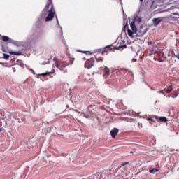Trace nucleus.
Here are the masks:
<instances>
[{"label":"nucleus","mask_w":179,"mask_h":179,"mask_svg":"<svg viewBox=\"0 0 179 179\" xmlns=\"http://www.w3.org/2000/svg\"><path fill=\"white\" fill-rule=\"evenodd\" d=\"M178 90H179V89H178Z\"/></svg>","instance_id":"f704fd0d"},{"label":"nucleus","mask_w":179,"mask_h":179,"mask_svg":"<svg viewBox=\"0 0 179 179\" xmlns=\"http://www.w3.org/2000/svg\"><path fill=\"white\" fill-rule=\"evenodd\" d=\"M152 120V117H147V121H151Z\"/></svg>","instance_id":"cd10ccee"},{"label":"nucleus","mask_w":179,"mask_h":179,"mask_svg":"<svg viewBox=\"0 0 179 179\" xmlns=\"http://www.w3.org/2000/svg\"><path fill=\"white\" fill-rule=\"evenodd\" d=\"M113 50H115V48H113V45H108L103 49L102 54H104L105 52H108V51H113Z\"/></svg>","instance_id":"0eeeda50"},{"label":"nucleus","mask_w":179,"mask_h":179,"mask_svg":"<svg viewBox=\"0 0 179 179\" xmlns=\"http://www.w3.org/2000/svg\"><path fill=\"white\" fill-rule=\"evenodd\" d=\"M92 66H94V59L90 58L85 62V68H87V69H90V68H92Z\"/></svg>","instance_id":"f03ea898"},{"label":"nucleus","mask_w":179,"mask_h":179,"mask_svg":"<svg viewBox=\"0 0 179 179\" xmlns=\"http://www.w3.org/2000/svg\"><path fill=\"white\" fill-rule=\"evenodd\" d=\"M9 55H7V54H3V58H4V59H6V60H8V59H9Z\"/></svg>","instance_id":"6ab92c4d"},{"label":"nucleus","mask_w":179,"mask_h":179,"mask_svg":"<svg viewBox=\"0 0 179 179\" xmlns=\"http://www.w3.org/2000/svg\"><path fill=\"white\" fill-rule=\"evenodd\" d=\"M2 40H3V41L8 42V41H9L10 38L8 36H4L2 37Z\"/></svg>","instance_id":"dca6fc26"},{"label":"nucleus","mask_w":179,"mask_h":179,"mask_svg":"<svg viewBox=\"0 0 179 179\" xmlns=\"http://www.w3.org/2000/svg\"><path fill=\"white\" fill-rule=\"evenodd\" d=\"M123 30L125 31V27H124V29H123Z\"/></svg>","instance_id":"2f4dec72"},{"label":"nucleus","mask_w":179,"mask_h":179,"mask_svg":"<svg viewBox=\"0 0 179 179\" xmlns=\"http://www.w3.org/2000/svg\"><path fill=\"white\" fill-rule=\"evenodd\" d=\"M160 54H161V56H162V57L159 58V62H164V61H166V59H167V57L166 56V55H164V53H160Z\"/></svg>","instance_id":"9b49d317"},{"label":"nucleus","mask_w":179,"mask_h":179,"mask_svg":"<svg viewBox=\"0 0 179 179\" xmlns=\"http://www.w3.org/2000/svg\"><path fill=\"white\" fill-rule=\"evenodd\" d=\"M163 20L162 18H154L152 22L154 23V24H155V26H157L159 24V23H160V22H162Z\"/></svg>","instance_id":"9d476101"},{"label":"nucleus","mask_w":179,"mask_h":179,"mask_svg":"<svg viewBox=\"0 0 179 179\" xmlns=\"http://www.w3.org/2000/svg\"><path fill=\"white\" fill-rule=\"evenodd\" d=\"M55 66L58 68V69H59L60 71H63L64 73L67 71L66 70H64L67 66V65L64 63L59 64L58 62H55Z\"/></svg>","instance_id":"7ed1b4c3"},{"label":"nucleus","mask_w":179,"mask_h":179,"mask_svg":"<svg viewBox=\"0 0 179 179\" xmlns=\"http://www.w3.org/2000/svg\"><path fill=\"white\" fill-rule=\"evenodd\" d=\"M177 96H178V94H176V92H173L171 94V97H173V99H176Z\"/></svg>","instance_id":"a211bd4d"},{"label":"nucleus","mask_w":179,"mask_h":179,"mask_svg":"<svg viewBox=\"0 0 179 179\" xmlns=\"http://www.w3.org/2000/svg\"><path fill=\"white\" fill-rule=\"evenodd\" d=\"M130 27L134 33H136L138 31V29H136V26L135 25V22L134 21L130 22Z\"/></svg>","instance_id":"6e6552de"},{"label":"nucleus","mask_w":179,"mask_h":179,"mask_svg":"<svg viewBox=\"0 0 179 179\" xmlns=\"http://www.w3.org/2000/svg\"><path fill=\"white\" fill-rule=\"evenodd\" d=\"M43 15H48L45 18V22H51L54 19L55 15V10L54 9V4H52V0H48L45 8L43 10Z\"/></svg>","instance_id":"f257e3e1"},{"label":"nucleus","mask_w":179,"mask_h":179,"mask_svg":"<svg viewBox=\"0 0 179 179\" xmlns=\"http://www.w3.org/2000/svg\"><path fill=\"white\" fill-rule=\"evenodd\" d=\"M8 54H11V55H22V52H13L12 50L8 51Z\"/></svg>","instance_id":"f8f14e48"},{"label":"nucleus","mask_w":179,"mask_h":179,"mask_svg":"<svg viewBox=\"0 0 179 179\" xmlns=\"http://www.w3.org/2000/svg\"><path fill=\"white\" fill-rule=\"evenodd\" d=\"M157 117V116H156V115H152V116H151V122H156L155 121V120H156V117Z\"/></svg>","instance_id":"aec40b11"},{"label":"nucleus","mask_w":179,"mask_h":179,"mask_svg":"<svg viewBox=\"0 0 179 179\" xmlns=\"http://www.w3.org/2000/svg\"><path fill=\"white\" fill-rule=\"evenodd\" d=\"M154 118H155V120L158 122H167V121H169L166 117H159V116H155L154 117Z\"/></svg>","instance_id":"39448f33"},{"label":"nucleus","mask_w":179,"mask_h":179,"mask_svg":"<svg viewBox=\"0 0 179 179\" xmlns=\"http://www.w3.org/2000/svg\"><path fill=\"white\" fill-rule=\"evenodd\" d=\"M118 132H120V129L117 128H113V130L110 131V135L113 139H115V136L118 135Z\"/></svg>","instance_id":"20e7f679"},{"label":"nucleus","mask_w":179,"mask_h":179,"mask_svg":"<svg viewBox=\"0 0 179 179\" xmlns=\"http://www.w3.org/2000/svg\"><path fill=\"white\" fill-rule=\"evenodd\" d=\"M122 47H124V48H127V45H123Z\"/></svg>","instance_id":"c756f323"},{"label":"nucleus","mask_w":179,"mask_h":179,"mask_svg":"<svg viewBox=\"0 0 179 179\" xmlns=\"http://www.w3.org/2000/svg\"><path fill=\"white\" fill-rule=\"evenodd\" d=\"M157 171H159V169L156 168L149 170V173H151L152 174H155V173H157Z\"/></svg>","instance_id":"4468645a"},{"label":"nucleus","mask_w":179,"mask_h":179,"mask_svg":"<svg viewBox=\"0 0 179 179\" xmlns=\"http://www.w3.org/2000/svg\"><path fill=\"white\" fill-rule=\"evenodd\" d=\"M55 72V70L53 69H52V71H48L46 73H39L38 74V76H47V75H51V73H54Z\"/></svg>","instance_id":"1a4fd4ad"},{"label":"nucleus","mask_w":179,"mask_h":179,"mask_svg":"<svg viewBox=\"0 0 179 179\" xmlns=\"http://www.w3.org/2000/svg\"><path fill=\"white\" fill-rule=\"evenodd\" d=\"M131 153H133V152H131Z\"/></svg>","instance_id":"72a5a7b5"},{"label":"nucleus","mask_w":179,"mask_h":179,"mask_svg":"<svg viewBox=\"0 0 179 179\" xmlns=\"http://www.w3.org/2000/svg\"><path fill=\"white\" fill-rule=\"evenodd\" d=\"M171 92H173V87L171 85L168 87L167 90H166V93H170Z\"/></svg>","instance_id":"2eb2a0df"},{"label":"nucleus","mask_w":179,"mask_h":179,"mask_svg":"<svg viewBox=\"0 0 179 179\" xmlns=\"http://www.w3.org/2000/svg\"><path fill=\"white\" fill-rule=\"evenodd\" d=\"M96 60L97 62H100V61L103 62V59L100 58V57H97V56H96Z\"/></svg>","instance_id":"4be33fe9"},{"label":"nucleus","mask_w":179,"mask_h":179,"mask_svg":"<svg viewBox=\"0 0 179 179\" xmlns=\"http://www.w3.org/2000/svg\"><path fill=\"white\" fill-rule=\"evenodd\" d=\"M83 52H85L86 54H89L90 55H92V52H90V51H87Z\"/></svg>","instance_id":"a878e982"},{"label":"nucleus","mask_w":179,"mask_h":179,"mask_svg":"<svg viewBox=\"0 0 179 179\" xmlns=\"http://www.w3.org/2000/svg\"><path fill=\"white\" fill-rule=\"evenodd\" d=\"M155 127H157V124H155Z\"/></svg>","instance_id":"473e14b6"},{"label":"nucleus","mask_w":179,"mask_h":179,"mask_svg":"<svg viewBox=\"0 0 179 179\" xmlns=\"http://www.w3.org/2000/svg\"><path fill=\"white\" fill-rule=\"evenodd\" d=\"M3 130V128H0V132H2Z\"/></svg>","instance_id":"c85d7f7f"},{"label":"nucleus","mask_w":179,"mask_h":179,"mask_svg":"<svg viewBox=\"0 0 179 179\" xmlns=\"http://www.w3.org/2000/svg\"><path fill=\"white\" fill-rule=\"evenodd\" d=\"M140 2H143V0H140Z\"/></svg>","instance_id":"7c9ffc66"},{"label":"nucleus","mask_w":179,"mask_h":179,"mask_svg":"<svg viewBox=\"0 0 179 179\" xmlns=\"http://www.w3.org/2000/svg\"><path fill=\"white\" fill-rule=\"evenodd\" d=\"M173 57H175L176 58H178V59H179V55H173Z\"/></svg>","instance_id":"b1692460"},{"label":"nucleus","mask_w":179,"mask_h":179,"mask_svg":"<svg viewBox=\"0 0 179 179\" xmlns=\"http://www.w3.org/2000/svg\"><path fill=\"white\" fill-rule=\"evenodd\" d=\"M127 164H129V162H124L121 164V166L124 167V166H127Z\"/></svg>","instance_id":"412c9836"},{"label":"nucleus","mask_w":179,"mask_h":179,"mask_svg":"<svg viewBox=\"0 0 179 179\" xmlns=\"http://www.w3.org/2000/svg\"><path fill=\"white\" fill-rule=\"evenodd\" d=\"M134 20H136V22H138V23H141V22H142V19L139 17H136L134 18Z\"/></svg>","instance_id":"f3484780"},{"label":"nucleus","mask_w":179,"mask_h":179,"mask_svg":"<svg viewBox=\"0 0 179 179\" xmlns=\"http://www.w3.org/2000/svg\"><path fill=\"white\" fill-rule=\"evenodd\" d=\"M158 93H162V94H166V89L159 91Z\"/></svg>","instance_id":"5701e85b"},{"label":"nucleus","mask_w":179,"mask_h":179,"mask_svg":"<svg viewBox=\"0 0 179 179\" xmlns=\"http://www.w3.org/2000/svg\"><path fill=\"white\" fill-rule=\"evenodd\" d=\"M13 118H14L15 120H19V117H17V115H14V116H13Z\"/></svg>","instance_id":"393cba45"},{"label":"nucleus","mask_w":179,"mask_h":179,"mask_svg":"<svg viewBox=\"0 0 179 179\" xmlns=\"http://www.w3.org/2000/svg\"><path fill=\"white\" fill-rule=\"evenodd\" d=\"M134 31H131V29H127V34L129 36V37H131V38L134 37Z\"/></svg>","instance_id":"ddd939ff"},{"label":"nucleus","mask_w":179,"mask_h":179,"mask_svg":"<svg viewBox=\"0 0 179 179\" xmlns=\"http://www.w3.org/2000/svg\"><path fill=\"white\" fill-rule=\"evenodd\" d=\"M152 44H155V43L152 42V41H149L148 42V45H152Z\"/></svg>","instance_id":"bb28decb"},{"label":"nucleus","mask_w":179,"mask_h":179,"mask_svg":"<svg viewBox=\"0 0 179 179\" xmlns=\"http://www.w3.org/2000/svg\"><path fill=\"white\" fill-rule=\"evenodd\" d=\"M110 76V69L108 67H104L103 69V78L107 79Z\"/></svg>","instance_id":"423d86ee"}]
</instances>
